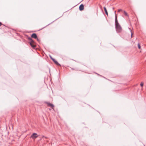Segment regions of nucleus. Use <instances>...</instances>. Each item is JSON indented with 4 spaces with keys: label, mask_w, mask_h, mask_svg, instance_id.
<instances>
[{
    "label": "nucleus",
    "mask_w": 146,
    "mask_h": 146,
    "mask_svg": "<svg viewBox=\"0 0 146 146\" xmlns=\"http://www.w3.org/2000/svg\"><path fill=\"white\" fill-rule=\"evenodd\" d=\"M27 38L28 40H29V43L32 48L34 49H35L36 46L35 42L34 40L29 36H27Z\"/></svg>",
    "instance_id": "nucleus-1"
},
{
    "label": "nucleus",
    "mask_w": 146,
    "mask_h": 146,
    "mask_svg": "<svg viewBox=\"0 0 146 146\" xmlns=\"http://www.w3.org/2000/svg\"><path fill=\"white\" fill-rule=\"evenodd\" d=\"M115 26V29L117 33H120L122 31V29L120 25H117V27H116V26Z\"/></svg>",
    "instance_id": "nucleus-2"
},
{
    "label": "nucleus",
    "mask_w": 146,
    "mask_h": 146,
    "mask_svg": "<svg viewBox=\"0 0 146 146\" xmlns=\"http://www.w3.org/2000/svg\"><path fill=\"white\" fill-rule=\"evenodd\" d=\"M116 11H115V25L117 27V25H120L118 22L117 20V15H116L115 14Z\"/></svg>",
    "instance_id": "nucleus-3"
},
{
    "label": "nucleus",
    "mask_w": 146,
    "mask_h": 146,
    "mask_svg": "<svg viewBox=\"0 0 146 146\" xmlns=\"http://www.w3.org/2000/svg\"><path fill=\"white\" fill-rule=\"evenodd\" d=\"M38 136L36 133H33L31 136V138H32L33 139H35L36 138L38 137Z\"/></svg>",
    "instance_id": "nucleus-4"
},
{
    "label": "nucleus",
    "mask_w": 146,
    "mask_h": 146,
    "mask_svg": "<svg viewBox=\"0 0 146 146\" xmlns=\"http://www.w3.org/2000/svg\"><path fill=\"white\" fill-rule=\"evenodd\" d=\"M31 38H33L35 39L37 38V36L36 34L35 33H33L31 35Z\"/></svg>",
    "instance_id": "nucleus-5"
},
{
    "label": "nucleus",
    "mask_w": 146,
    "mask_h": 146,
    "mask_svg": "<svg viewBox=\"0 0 146 146\" xmlns=\"http://www.w3.org/2000/svg\"><path fill=\"white\" fill-rule=\"evenodd\" d=\"M46 103L47 104L48 106L50 107L51 108H52V109L54 107V106L53 104L50 103V102H46Z\"/></svg>",
    "instance_id": "nucleus-6"
},
{
    "label": "nucleus",
    "mask_w": 146,
    "mask_h": 146,
    "mask_svg": "<svg viewBox=\"0 0 146 146\" xmlns=\"http://www.w3.org/2000/svg\"><path fill=\"white\" fill-rule=\"evenodd\" d=\"M84 9V5L83 4L80 5L79 7V9L80 11H82Z\"/></svg>",
    "instance_id": "nucleus-7"
},
{
    "label": "nucleus",
    "mask_w": 146,
    "mask_h": 146,
    "mask_svg": "<svg viewBox=\"0 0 146 146\" xmlns=\"http://www.w3.org/2000/svg\"><path fill=\"white\" fill-rule=\"evenodd\" d=\"M104 10L105 11V13L108 16V11H107V10L106 9V7H104Z\"/></svg>",
    "instance_id": "nucleus-8"
},
{
    "label": "nucleus",
    "mask_w": 146,
    "mask_h": 146,
    "mask_svg": "<svg viewBox=\"0 0 146 146\" xmlns=\"http://www.w3.org/2000/svg\"><path fill=\"white\" fill-rule=\"evenodd\" d=\"M54 63L56 65L58 66H60V64L56 60H55L54 62Z\"/></svg>",
    "instance_id": "nucleus-9"
},
{
    "label": "nucleus",
    "mask_w": 146,
    "mask_h": 146,
    "mask_svg": "<svg viewBox=\"0 0 146 146\" xmlns=\"http://www.w3.org/2000/svg\"><path fill=\"white\" fill-rule=\"evenodd\" d=\"M124 14L125 16H127L128 17H129L128 14L125 11H124Z\"/></svg>",
    "instance_id": "nucleus-10"
},
{
    "label": "nucleus",
    "mask_w": 146,
    "mask_h": 146,
    "mask_svg": "<svg viewBox=\"0 0 146 146\" xmlns=\"http://www.w3.org/2000/svg\"><path fill=\"white\" fill-rule=\"evenodd\" d=\"M129 29L130 30V31L131 32V37L132 38V35L133 34V33L132 32L130 28H129Z\"/></svg>",
    "instance_id": "nucleus-11"
},
{
    "label": "nucleus",
    "mask_w": 146,
    "mask_h": 146,
    "mask_svg": "<svg viewBox=\"0 0 146 146\" xmlns=\"http://www.w3.org/2000/svg\"><path fill=\"white\" fill-rule=\"evenodd\" d=\"M137 45H138V48L139 49H140L141 48V47L140 45V44L139 43H138L137 44Z\"/></svg>",
    "instance_id": "nucleus-12"
},
{
    "label": "nucleus",
    "mask_w": 146,
    "mask_h": 146,
    "mask_svg": "<svg viewBox=\"0 0 146 146\" xmlns=\"http://www.w3.org/2000/svg\"><path fill=\"white\" fill-rule=\"evenodd\" d=\"M71 69L72 70H75L76 71H78V69H77L76 68H71Z\"/></svg>",
    "instance_id": "nucleus-13"
},
{
    "label": "nucleus",
    "mask_w": 146,
    "mask_h": 146,
    "mask_svg": "<svg viewBox=\"0 0 146 146\" xmlns=\"http://www.w3.org/2000/svg\"><path fill=\"white\" fill-rule=\"evenodd\" d=\"M36 39H37V41L39 42H40V39H38V37H37V38H36Z\"/></svg>",
    "instance_id": "nucleus-14"
},
{
    "label": "nucleus",
    "mask_w": 146,
    "mask_h": 146,
    "mask_svg": "<svg viewBox=\"0 0 146 146\" xmlns=\"http://www.w3.org/2000/svg\"><path fill=\"white\" fill-rule=\"evenodd\" d=\"M143 82H141L140 84V86L141 87H143Z\"/></svg>",
    "instance_id": "nucleus-15"
},
{
    "label": "nucleus",
    "mask_w": 146,
    "mask_h": 146,
    "mask_svg": "<svg viewBox=\"0 0 146 146\" xmlns=\"http://www.w3.org/2000/svg\"><path fill=\"white\" fill-rule=\"evenodd\" d=\"M122 11V9H119L118 10V12H119Z\"/></svg>",
    "instance_id": "nucleus-16"
},
{
    "label": "nucleus",
    "mask_w": 146,
    "mask_h": 146,
    "mask_svg": "<svg viewBox=\"0 0 146 146\" xmlns=\"http://www.w3.org/2000/svg\"><path fill=\"white\" fill-rule=\"evenodd\" d=\"M51 60L53 61V62H54L55 61V59L53 58H52Z\"/></svg>",
    "instance_id": "nucleus-17"
},
{
    "label": "nucleus",
    "mask_w": 146,
    "mask_h": 146,
    "mask_svg": "<svg viewBox=\"0 0 146 146\" xmlns=\"http://www.w3.org/2000/svg\"><path fill=\"white\" fill-rule=\"evenodd\" d=\"M51 60L53 61V62H54L55 61V59L53 58H52Z\"/></svg>",
    "instance_id": "nucleus-18"
},
{
    "label": "nucleus",
    "mask_w": 146,
    "mask_h": 146,
    "mask_svg": "<svg viewBox=\"0 0 146 146\" xmlns=\"http://www.w3.org/2000/svg\"><path fill=\"white\" fill-rule=\"evenodd\" d=\"M95 73L97 75H98V76H101V77H103L102 75H100L99 74H98V73Z\"/></svg>",
    "instance_id": "nucleus-19"
},
{
    "label": "nucleus",
    "mask_w": 146,
    "mask_h": 146,
    "mask_svg": "<svg viewBox=\"0 0 146 146\" xmlns=\"http://www.w3.org/2000/svg\"><path fill=\"white\" fill-rule=\"evenodd\" d=\"M49 25V24L48 25H47L46 26V27H44L43 28H42V29H40V30H38V31H40V30H41L42 29H43V28H44L45 27H46L47 26H48Z\"/></svg>",
    "instance_id": "nucleus-20"
},
{
    "label": "nucleus",
    "mask_w": 146,
    "mask_h": 146,
    "mask_svg": "<svg viewBox=\"0 0 146 146\" xmlns=\"http://www.w3.org/2000/svg\"><path fill=\"white\" fill-rule=\"evenodd\" d=\"M49 57L51 59L53 58L51 55H50Z\"/></svg>",
    "instance_id": "nucleus-21"
},
{
    "label": "nucleus",
    "mask_w": 146,
    "mask_h": 146,
    "mask_svg": "<svg viewBox=\"0 0 146 146\" xmlns=\"http://www.w3.org/2000/svg\"><path fill=\"white\" fill-rule=\"evenodd\" d=\"M2 25V23L1 22H0V26H1Z\"/></svg>",
    "instance_id": "nucleus-22"
},
{
    "label": "nucleus",
    "mask_w": 146,
    "mask_h": 146,
    "mask_svg": "<svg viewBox=\"0 0 146 146\" xmlns=\"http://www.w3.org/2000/svg\"><path fill=\"white\" fill-rule=\"evenodd\" d=\"M45 138H47V137H45Z\"/></svg>",
    "instance_id": "nucleus-23"
},
{
    "label": "nucleus",
    "mask_w": 146,
    "mask_h": 146,
    "mask_svg": "<svg viewBox=\"0 0 146 146\" xmlns=\"http://www.w3.org/2000/svg\"><path fill=\"white\" fill-rule=\"evenodd\" d=\"M112 9L113 10V9H114V7H113Z\"/></svg>",
    "instance_id": "nucleus-24"
},
{
    "label": "nucleus",
    "mask_w": 146,
    "mask_h": 146,
    "mask_svg": "<svg viewBox=\"0 0 146 146\" xmlns=\"http://www.w3.org/2000/svg\"><path fill=\"white\" fill-rule=\"evenodd\" d=\"M45 137V136H42V137Z\"/></svg>",
    "instance_id": "nucleus-25"
},
{
    "label": "nucleus",
    "mask_w": 146,
    "mask_h": 146,
    "mask_svg": "<svg viewBox=\"0 0 146 146\" xmlns=\"http://www.w3.org/2000/svg\"><path fill=\"white\" fill-rule=\"evenodd\" d=\"M144 146H145V145H144Z\"/></svg>",
    "instance_id": "nucleus-26"
}]
</instances>
